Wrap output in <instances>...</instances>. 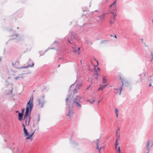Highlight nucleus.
Segmentation results:
<instances>
[{
  "mask_svg": "<svg viewBox=\"0 0 153 153\" xmlns=\"http://www.w3.org/2000/svg\"><path fill=\"white\" fill-rule=\"evenodd\" d=\"M33 97H31L30 98L29 101L28 102L27 105V107L24 116V120L25 121V124L26 126H28L30 122V117L28 114L29 112H30L32 110L33 106Z\"/></svg>",
  "mask_w": 153,
  "mask_h": 153,
  "instance_id": "obj_1",
  "label": "nucleus"
},
{
  "mask_svg": "<svg viewBox=\"0 0 153 153\" xmlns=\"http://www.w3.org/2000/svg\"><path fill=\"white\" fill-rule=\"evenodd\" d=\"M77 98H72L71 96H68V97L66 98L65 100L67 104L69 105L72 104L76 105L77 106H80V104L77 101Z\"/></svg>",
  "mask_w": 153,
  "mask_h": 153,
  "instance_id": "obj_2",
  "label": "nucleus"
},
{
  "mask_svg": "<svg viewBox=\"0 0 153 153\" xmlns=\"http://www.w3.org/2000/svg\"><path fill=\"white\" fill-rule=\"evenodd\" d=\"M22 125L23 127V131L24 134V135L26 137V139H30V140H33V138H32V137L33 135L34 134L35 131H37L39 129V127H38L37 129H35L34 131H33L31 134H29L28 133L25 128V126L24 124H23Z\"/></svg>",
  "mask_w": 153,
  "mask_h": 153,
  "instance_id": "obj_3",
  "label": "nucleus"
},
{
  "mask_svg": "<svg viewBox=\"0 0 153 153\" xmlns=\"http://www.w3.org/2000/svg\"><path fill=\"white\" fill-rule=\"evenodd\" d=\"M105 146L103 143H101V145L99 144L98 143L97 144L96 148L98 150L99 153H100V150L102 149H105Z\"/></svg>",
  "mask_w": 153,
  "mask_h": 153,
  "instance_id": "obj_4",
  "label": "nucleus"
},
{
  "mask_svg": "<svg viewBox=\"0 0 153 153\" xmlns=\"http://www.w3.org/2000/svg\"><path fill=\"white\" fill-rule=\"evenodd\" d=\"M82 86V83L81 82H79L77 84L76 88L74 89L73 92L75 93L77 91L79 90V88Z\"/></svg>",
  "mask_w": 153,
  "mask_h": 153,
  "instance_id": "obj_5",
  "label": "nucleus"
},
{
  "mask_svg": "<svg viewBox=\"0 0 153 153\" xmlns=\"http://www.w3.org/2000/svg\"><path fill=\"white\" fill-rule=\"evenodd\" d=\"M80 49V48H76V47H73L72 48V51L74 53H76L78 55H79L80 53V52H79V50Z\"/></svg>",
  "mask_w": 153,
  "mask_h": 153,
  "instance_id": "obj_6",
  "label": "nucleus"
},
{
  "mask_svg": "<svg viewBox=\"0 0 153 153\" xmlns=\"http://www.w3.org/2000/svg\"><path fill=\"white\" fill-rule=\"evenodd\" d=\"M38 101L39 105H40V107H42L45 103L44 100H42L39 99L38 100Z\"/></svg>",
  "mask_w": 153,
  "mask_h": 153,
  "instance_id": "obj_7",
  "label": "nucleus"
},
{
  "mask_svg": "<svg viewBox=\"0 0 153 153\" xmlns=\"http://www.w3.org/2000/svg\"><path fill=\"white\" fill-rule=\"evenodd\" d=\"M116 10H112V11H111L110 12V13L111 14H112L114 16L113 19H114V21H115L116 20L115 18H116V16H117V15L116 14Z\"/></svg>",
  "mask_w": 153,
  "mask_h": 153,
  "instance_id": "obj_8",
  "label": "nucleus"
},
{
  "mask_svg": "<svg viewBox=\"0 0 153 153\" xmlns=\"http://www.w3.org/2000/svg\"><path fill=\"white\" fill-rule=\"evenodd\" d=\"M19 62L17 61L13 63V65L16 68H19Z\"/></svg>",
  "mask_w": 153,
  "mask_h": 153,
  "instance_id": "obj_9",
  "label": "nucleus"
},
{
  "mask_svg": "<svg viewBox=\"0 0 153 153\" xmlns=\"http://www.w3.org/2000/svg\"><path fill=\"white\" fill-rule=\"evenodd\" d=\"M23 115V113H19V114H18V115H19L18 120L19 121H21V120H22Z\"/></svg>",
  "mask_w": 153,
  "mask_h": 153,
  "instance_id": "obj_10",
  "label": "nucleus"
},
{
  "mask_svg": "<svg viewBox=\"0 0 153 153\" xmlns=\"http://www.w3.org/2000/svg\"><path fill=\"white\" fill-rule=\"evenodd\" d=\"M116 0L115 1L114 3H113L111 4L110 6V7H113V8H114V10H116V6L115 5V4H116Z\"/></svg>",
  "mask_w": 153,
  "mask_h": 153,
  "instance_id": "obj_11",
  "label": "nucleus"
},
{
  "mask_svg": "<svg viewBox=\"0 0 153 153\" xmlns=\"http://www.w3.org/2000/svg\"><path fill=\"white\" fill-rule=\"evenodd\" d=\"M69 108L70 109L67 114V116H68L71 117V115L73 114V112L72 110L70 109V107H69Z\"/></svg>",
  "mask_w": 153,
  "mask_h": 153,
  "instance_id": "obj_12",
  "label": "nucleus"
},
{
  "mask_svg": "<svg viewBox=\"0 0 153 153\" xmlns=\"http://www.w3.org/2000/svg\"><path fill=\"white\" fill-rule=\"evenodd\" d=\"M108 85V84H107L105 85H104L102 86H100L99 89L98 90H103L106 86Z\"/></svg>",
  "mask_w": 153,
  "mask_h": 153,
  "instance_id": "obj_13",
  "label": "nucleus"
},
{
  "mask_svg": "<svg viewBox=\"0 0 153 153\" xmlns=\"http://www.w3.org/2000/svg\"><path fill=\"white\" fill-rule=\"evenodd\" d=\"M149 141L148 140L147 143V145H146V147L148 149V151L147 153H148L149 150Z\"/></svg>",
  "mask_w": 153,
  "mask_h": 153,
  "instance_id": "obj_14",
  "label": "nucleus"
},
{
  "mask_svg": "<svg viewBox=\"0 0 153 153\" xmlns=\"http://www.w3.org/2000/svg\"><path fill=\"white\" fill-rule=\"evenodd\" d=\"M107 82L106 79L104 77L103 78L102 82L103 83H105Z\"/></svg>",
  "mask_w": 153,
  "mask_h": 153,
  "instance_id": "obj_15",
  "label": "nucleus"
},
{
  "mask_svg": "<svg viewBox=\"0 0 153 153\" xmlns=\"http://www.w3.org/2000/svg\"><path fill=\"white\" fill-rule=\"evenodd\" d=\"M117 151H118V153H122V152L120 150V146H118V148H117V150H116Z\"/></svg>",
  "mask_w": 153,
  "mask_h": 153,
  "instance_id": "obj_16",
  "label": "nucleus"
},
{
  "mask_svg": "<svg viewBox=\"0 0 153 153\" xmlns=\"http://www.w3.org/2000/svg\"><path fill=\"white\" fill-rule=\"evenodd\" d=\"M23 78V76H22L21 75L15 78V79L16 80L20 78Z\"/></svg>",
  "mask_w": 153,
  "mask_h": 153,
  "instance_id": "obj_17",
  "label": "nucleus"
},
{
  "mask_svg": "<svg viewBox=\"0 0 153 153\" xmlns=\"http://www.w3.org/2000/svg\"><path fill=\"white\" fill-rule=\"evenodd\" d=\"M94 66V69L96 70V72L95 73V74L97 76H99V74H98L97 72V71L96 69V66Z\"/></svg>",
  "mask_w": 153,
  "mask_h": 153,
  "instance_id": "obj_18",
  "label": "nucleus"
},
{
  "mask_svg": "<svg viewBox=\"0 0 153 153\" xmlns=\"http://www.w3.org/2000/svg\"><path fill=\"white\" fill-rule=\"evenodd\" d=\"M116 141H117V140ZM118 145H119V143L117 142L116 143V145H115V149H116V150H117V146Z\"/></svg>",
  "mask_w": 153,
  "mask_h": 153,
  "instance_id": "obj_19",
  "label": "nucleus"
},
{
  "mask_svg": "<svg viewBox=\"0 0 153 153\" xmlns=\"http://www.w3.org/2000/svg\"><path fill=\"white\" fill-rule=\"evenodd\" d=\"M34 65V64L32 62L31 65H30V64H29L28 65V67H33Z\"/></svg>",
  "mask_w": 153,
  "mask_h": 153,
  "instance_id": "obj_20",
  "label": "nucleus"
},
{
  "mask_svg": "<svg viewBox=\"0 0 153 153\" xmlns=\"http://www.w3.org/2000/svg\"><path fill=\"white\" fill-rule=\"evenodd\" d=\"M113 23V22H112L111 20H110V25H111Z\"/></svg>",
  "mask_w": 153,
  "mask_h": 153,
  "instance_id": "obj_21",
  "label": "nucleus"
},
{
  "mask_svg": "<svg viewBox=\"0 0 153 153\" xmlns=\"http://www.w3.org/2000/svg\"><path fill=\"white\" fill-rule=\"evenodd\" d=\"M118 110L117 109H116V110H115V113H116V114H118Z\"/></svg>",
  "mask_w": 153,
  "mask_h": 153,
  "instance_id": "obj_22",
  "label": "nucleus"
},
{
  "mask_svg": "<svg viewBox=\"0 0 153 153\" xmlns=\"http://www.w3.org/2000/svg\"><path fill=\"white\" fill-rule=\"evenodd\" d=\"M95 60L96 61L97 63V66H98V65H99L98 61L96 59H95Z\"/></svg>",
  "mask_w": 153,
  "mask_h": 153,
  "instance_id": "obj_23",
  "label": "nucleus"
},
{
  "mask_svg": "<svg viewBox=\"0 0 153 153\" xmlns=\"http://www.w3.org/2000/svg\"><path fill=\"white\" fill-rule=\"evenodd\" d=\"M14 36L15 37V38H14V39H15L16 38V37H17V36L16 35H15Z\"/></svg>",
  "mask_w": 153,
  "mask_h": 153,
  "instance_id": "obj_24",
  "label": "nucleus"
},
{
  "mask_svg": "<svg viewBox=\"0 0 153 153\" xmlns=\"http://www.w3.org/2000/svg\"><path fill=\"white\" fill-rule=\"evenodd\" d=\"M97 69L99 71H100V68H97Z\"/></svg>",
  "mask_w": 153,
  "mask_h": 153,
  "instance_id": "obj_25",
  "label": "nucleus"
},
{
  "mask_svg": "<svg viewBox=\"0 0 153 153\" xmlns=\"http://www.w3.org/2000/svg\"><path fill=\"white\" fill-rule=\"evenodd\" d=\"M95 101V100H93V101L91 102H90V103H92L93 102H94Z\"/></svg>",
  "mask_w": 153,
  "mask_h": 153,
  "instance_id": "obj_26",
  "label": "nucleus"
},
{
  "mask_svg": "<svg viewBox=\"0 0 153 153\" xmlns=\"http://www.w3.org/2000/svg\"><path fill=\"white\" fill-rule=\"evenodd\" d=\"M100 101H98L97 102V105H98L99 103H100Z\"/></svg>",
  "mask_w": 153,
  "mask_h": 153,
  "instance_id": "obj_27",
  "label": "nucleus"
},
{
  "mask_svg": "<svg viewBox=\"0 0 153 153\" xmlns=\"http://www.w3.org/2000/svg\"><path fill=\"white\" fill-rule=\"evenodd\" d=\"M116 116H117V117H118V114H116Z\"/></svg>",
  "mask_w": 153,
  "mask_h": 153,
  "instance_id": "obj_28",
  "label": "nucleus"
},
{
  "mask_svg": "<svg viewBox=\"0 0 153 153\" xmlns=\"http://www.w3.org/2000/svg\"><path fill=\"white\" fill-rule=\"evenodd\" d=\"M68 42H69V43H71L70 42V40L68 39Z\"/></svg>",
  "mask_w": 153,
  "mask_h": 153,
  "instance_id": "obj_29",
  "label": "nucleus"
},
{
  "mask_svg": "<svg viewBox=\"0 0 153 153\" xmlns=\"http://www.w3.org/2000/svg\"><path fill=\"white\" fill-rule=\"evenodd\" d=\"M24 109L23 110H22V113H23V112H24Z\"/></svg>",
  "mask_w": 153,
  "mask_h": 153,
  "instance_id": "obj_30",
  "label": "nucleus"
},
{
  "mask_svg": "<svg viewBox=\"0 0 153 153\" xmlns=\"http://www.w3.org/2000/svg\"><path fill=\"white\" fill-rule=\"evenodd\" d=\"M151 85H152L151 84H149V86H151Z\"/></svg>",
  "mask_w": 153,
  "mask_h": 153,
  "instance_id": "obj_31",
  "label": "nucleus"
},
{
  "mask_svg": "<svg viewBox=\"0 0 153 153\" xmlns=\"http://www.w3.org/2000/svg\"><path fill=\"white\" fill-rule=\"evenodd\" d=\"M122 87H121V88H120V91H121V90H122Z\"/></svg>",
  "mask_w": 153,
  "mask_h": 153,
  "instance_id": "obj_32",
  "label": "nucleus"
},
{
  "mask_svg": "<svg viewBox=\"0 0 153 153\" xmlns=\"http://www.w3.org/2000/svg\"><path fill=\"white\" fill-rule=\"evenodd\" d=\"M60 67V65H58V67Z\"/></svg>",
  "mask_w": 153,
  "mask_h": 153,
  "instance_id": "obj_33",
  "label": "nucleus"
},
{
  "mask_svg": "<svg viewBox=\"0 0 153 153\" xmlns=\"http://www.w3.org/2000/svg\"><path fill=\"white\" fill-rule=\"evenodd\" d=\"M97 77H96V79H97Z\"/></svg>",
  "mask_w": 153,
  "mask_h": 153,
  "instance_id": "obj_34",
  "label": "nucleus"
},
{
  "mask_svg": "<svg viewBox=\"0 0 153 153\" xmlns=\"http://www.w3.org/2000/svg\"><path fill=\"white\" fill-rule=\"evenodd\" d=\"M152 57H153V58H152V59H153V55H152Z\"/></svg>",
  "mask_w": 153,
  "mask_h": 153,
  "instance_id": "obj_35",
  "label": "nucleus"
},
{
  "mask_svg": "<svg viewBox=\"0 0 153 153\" xmlns=\"http://www.w3.org/2000/svg\"><path fill=\"white\" fill-rule=\"evenodd\" d=\"M12 39H13V38H11Z\"/></svg>",
  "mask_w": 153,
  "mask_h": 153,
  "instance_id": "obj_36",
  "label": "nucleus"
},
{
  "mask_svg": "<svg viewBox=\"0 0 153 153\" xmlns=\"http://www.w3.org/2000/svg\"><path fill=\"white\" fill-rule=\"evenodd\" d=\"M33 126H35L34 125H33Z\"/></svg>",
  "mask_w": 153,
  "mask_h": 153,
  "instance_id": "obj_37",
  "label": "nucleus"
}]
</instances>
